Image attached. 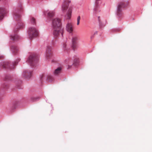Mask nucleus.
Segmentation results:
<instances>
[{"instance_id": "6", "label": "nucleus", "mask_w": 152, "mask_h": 152, "mask_svg": "<svg viewBox=\"0 0 152 152\" xmlns=\"http://www.w3.org/2000/svg\"><path fill=\"white\" fill-rule=\"evenodd\" d=\"M18 64V62L15 61L11 64H10L8 62H5L3 65V67L5 68H10V69H14L15 66Z\"/></svg>"}, {"instance_id": "17", "label": "nucleus", "mask_w": 152, "mask_h": 152, "mask_svg": "<svg viewBox=\"0 0 152 152\" xmlns=\"http://www.w3.org/2000/svg\"><path fill=\"white\" fill-rule=\"evenodd\" d=\"M61 67H58L54 71V74L55 75H57L60 73L61 71Z\"/></svg>"}, {"instance_id": "1", "label": "nucleus", "mask_w": 152, "mask_h": 152, "mask_svg": "<svg viewBox=\"0 0 152 152\" xmlns=\"http://www.w3.org/2000/svg\"><path fill=\"white\" fill-rule=\"evenodd\" d=\"M38 61V58L37 56L35 54L31 55L28 57L27 62L31 66H34Z\"/></svg>"}, {"instance_id": "8", "label": "nucleus", "mask_w": 152, "mask_h": 152, "mask_svg": "<svg viewBox=\"0 0 152 152\" xmlns=\"http://www.w3.org/2000/svg\"><path fill=\"white\" fill-rule=\"evenodd\" d=\"M70 2V1L64 0L62 6V11H65L67 9L69 6V4Z\"/></svg>"}, {"instance_id": "3", "label": "nucleus", "mask_w": 152, "mask_h": 152, "mask_svg": "<svg viewBox=\"0 0 152 152\" xmlns=\"http://www.w3.org/2000/svg\"><path fill=\"white\" fill-rule=\"evenodd\" d=\"M53 28H61V23L60 19L58 18L54 19L52 21Z\"/></svg>"}, {"instance_id": "26", "label": "nucleus", "mask_w": 152, "mask_h": 152, "mask_svg": "<svg viewBox=\"0 0 152 152\" xmlns=\"http://www.w3.org/2000/svg\"><path fill=\"white\" fill-rule=\"evenodd\" d=\"M68 66H69V68H70V67H71V66L70 65H69Z\"/></svg>"}, {"instance_id": "24", "label": "nucleus", "mask_w": 152, "mask_h": 152, "mask_svg": "<svg viewBox=\"0 0 152 152\" xmlns=\"http://www.w3.org/2000/svg\"><path fill=\"white\" fill-rule=\"evenodd\" d=\"M16 104H17V103L16 102V103H15L14 104L13 107L14 108V109H15V108H16L15 105Z\"/></svg>"}, {"instance_id": "27", "label": "nucleus", "mask_w": 152, "mask_h": 152, "mask_svg": "<svg viewBox=\"0 0 152 152\" xmlns=\"http://www.w3.org/2000/svg\"><path fill=\"white\" fill-rule=\"evenodd\" d=\"M3 57V56H1L0 57V58H2Z\"/></svg>"}, {"instance_id": "14", "label": "nucleus", "mask_w": 152, "mask_h": 152, "mask_svg": "<svg viewBox=\"0 0 152 152\" xmlns=\"http://www.w3.org/2000/svg\"><path fill=\"white\" fill-rule=\"evenodd\" d=\"M66 29L67 31L70 33H72L73 31V28L71 23H68L66 26Z\"/></svg>"}, {"instance_id": "11", "label": "nucleus", "mask_w": 152, "mask_h": 152, "mask_svg": "<svg viewBox=\"0 0 152 152\" xmlns=\"http://www.w3.org/2000/svg\"><path fill=\"white\" fill-rule=\"evenodd\" d=\"M78 39V37L77 36H74L72 37V46L73 48H75Z\"/></svg>"}, {"instance_id": "25", "label": "nucleus", "mask_w": 152, "mask_h": 152, "mask_svg": "<svg viewBox=\"0 0 152 152\" xmlns=\"http://www.w3.org/2000/svg\"><path fill=\"white\" fill-rule=\"evenodd\" d=\"M100 0H96V4H98L99 3L98 1Z\"/></svg>"}, {"instance_id": "19", "label": "nucleus", "mask_w": 152, "mask_h": 152, "mask_svg": "<svg viewBox=\"0 0 152 152\" xmlns=\"http://www.w3.org/2000/svg\"><path fill=\"white\" fill-rule=\"evenodd\" d=\"M47 80L49 82H51L54 80V79L52 76L48 75L47 76Z\"/></svg>"}, {"instance_id": "20", "label": "nucleus", "mask_w": 152, "mask_h": 152, "mask_svg": "<svg viewBox=\"0 0 152 152\" xmlns=\"http://www.w3.org/2000/svg\"><path fill=\"white\" fill-rule=\"evenodd\" d=\"M11 50L14 53H17L18 51L17 47L15 46H12L11 47Z\"/></svg>"}, {"instance_id": "22", "label": "nucleus", "mask_w": 152, "mask_h": 152, "mask_svg": "<svg viewBox=\"0 0 152 152\" xmlns=\"http://www.w3.org/2000/svg\"><path fill=\"white\" fill-rule=\"evenodd\" d=\"M80 16H78L77 19V25H78L80 23Z\"/></svg>"}, {"instance_id": "18", "label": "nucleus", "mask_w": 152, "mask_h": 152, "mask_svg": "<svg viewBox=\"0 0 152 152\" xmlns=\"http://www.w3.org/2000/svg\"><path fill=\"white\" fill-rule=\"evenodd\" d=\"M20 38L19 37L17 34H15L14 35H11V38L13 40H16Z\"/></svg>"}, {"instance_id": "12", "label": "nucleus", "mask_w": 152, "mask_h": 152, "mask_svg": "<svg viewBox=\"0 0 152 152\" xmlns=\"http://www.w3.org/2000/svg\"><path fill=\"white\" fill-rule=\"evenodd\" d=\"M24 26V24L22 22L18 23V24L17 26L16 27H15V29L14 30V32H17L18 29L20 28H23Z\"/></svg>"}, {"instance_id": "21", "label": "nucleus", "mask_w": 152, "mask_h": 152, "mask_svg": "<svg viewBox=\"0 0 152 152\" xmlns=\"http://www.w3.org/2000/svg\"><path fill=\"white\" fill-rule=\"evenodd\" d=\"M30 21L31 23L33 24H35L36 23V20L35 18L33 17H31Z\"/></svg>"}, {"instance_id": "13", "label": "nucleus", "mask_w": 152, "mask_h": 152, "mask_svg": "<svg viewBox=\"0 0 152 152\" xmlns=\"http://www.w3.org/2000/svg\"><path fill=\"white\" fill-rule=\"evenodd\" d=\"M6 12V10L3 8H0V20L4 17V15Z\"/></svg>"}, {"instance_id": "28", "label": "nucleus", "mask_w": 152, "mask_h": 152, "mask_svg": "<svg viewBox=\"0 0 152 152\" xmlns=\"http://www.w3.org/2000/svg\"><path fill=\"white\" fill-rule=\"evenodd\" d=\"M1 0H0V1H1Z\"/></svg>"}, {"instance_id": "9", "label": "nucleus", "mask_w": 152, "mask_h": 152, "mask_svg": "<svg viewBox=\"0 0 152 152\" xmlns=\"http://www.w3.org/2000/svg\"><path fill=\"white\" fill-rule=\"evenodd\" d=\"M13 16L14 20L16 21L20 20L21 15L18 10H15L13 12Z\"/></svg>"}, {"instance_id": "2", "label": "nucleus", "mask_w": 152, "mask_h": 152, "mask_svg": "<svg viewBox=\"0 0 152 152\" xmlns=\"http://www.w3.org/2000/svg\"><path fill=\"white\" fill-rule=\"evenodd\" d=\"M28 34L29 39H31L37 36L39 34L38 30L35 27H30L28 31Z\"/></svg>"}, {"instance_id": "4", "label": "nucleus", "mask_w": 152, "mask_h": 152, "mask_svg": "<svg viewBox=\"0 0 152 152\" xmlns=\"http://www.w3.org/2000/svg\"><path fill=\"white\" fill-rule=\"evenodd\" d=\"M126 6V5L124 2H120L118 4L117 12L118 15L120 16L122 14V9L125 7Z\"/></svg>"}, {"instance_id": "15", "label": "nucleus", "mask_w": 152, "mask_h": 152, "mask_svg": "<svg viewBox=\"0 0 152 152\" xmlns=\"http://www.w3.org/2000/svg\"><path fill=\"white\" fill-rule=\"evenodd\" d=\"M72 13V9L70 7L67 12L66 15L65 16V18L67 19H70Z\"/></svg>"}, {"instance_id": "16", "label": "nucleus", "mask_w": 152, "mask_h": 152, "mask_svg": "<svg viewBox=\"0 0 152 152\" xmlns=\"http://www.w3.org/2000/svg\"><path fill=\"white\" fill-rule=\"evenodd\" d=\"M47 13V15L48 17L49 18H51L52 17H53L55 14L54 12L53 11H47L46 12H45V14L46 15Z\"/></svg>"}, {"instance_id": "23", "label": "nucleus", "mask_w": 152, "mask_h": 152, "mask_svg": "<svg viewBox=\"0 0 152 152\" xmlns=\"http://www.w3.org/2000/svg\"><path fill=\"white\" fill-rule=\"evenodd\" d=\"M66 44H64V45H63V47L64 48V50H66Z\"/></svg>"}, {"instance_id": "10", "label": "nucleus", "mask_w": 152, "mask_h": 152, "mask_svg": "<svg viewBox=\"0 0 152 152\" xmlns=\"http://www.w3.org/2000/svg\"><path fill=\"white\" fill-rule=\"evenodd\" d=\"M32 72L28 70L24 71L23 73V75L25 78L28 79L31 76Z\"/></svg>"}, {"instance_id": "7", "label": "nucleus", "mask_w": 152, "mask_h": 152, "mask_svg": "<svg viewBox=\"0 0 152 152\" xmlns=\"http://www.w3.org/2000/svg\"><path fill=\"white\" fill-rule=\"evenodd\" d=\"M52 56V53L51 47L50 46H48L46 50V58L48 61H49V60L51 58Z\"/></svg>"}, {"instance_id": "5", "label": "nucleus", "mask_w": 152, "mask_h": 152, "mask_svg": "<svg viewBox=\"0 0 152 152\" xmlns=\"http://www.w3.org/2000/svg\"><path fill=\"white\" fill-rule=\"evenodd\" d=\"M53 34L56 38H58L60 34L62 36L63 34V29L61 28H53Z\"/></svg>"}]
</instances>
